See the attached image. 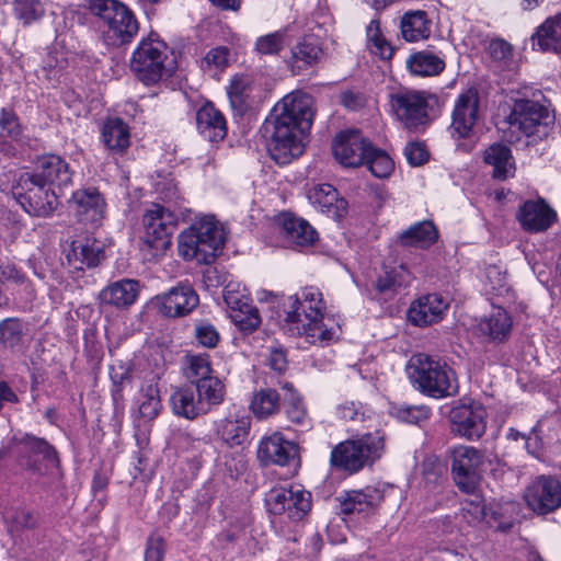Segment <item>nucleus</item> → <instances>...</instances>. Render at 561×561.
<instances>
[{"label": "nucleus", "mask_w": 561, "mask_h": 561, "mask_svg": "<svg viewBox=\"0 0 561 561\" xmlns=\"http://www.w3.org/2000/svg\"><path fill=\"white\" fill-rule=\"evenodd\" d=\"M15 12L25 24L39 19L44 12L38 0H15Z\"/></svg>", "instance_id": "nucleus-59"}, {"label": "nucleus", "mask_w": 561, "mask_h": 561, "mask_svg": "<svg viewBox=\"0 0 561 561\" xmlns=\"http://www.w3.org/2000/svg\"><path fill=\"white\" fill-rule=\"evenodd\" d=\"M449 456L456 485L467 494L474 493L481 479V467L484 463L483 454L476 447L457 445L449 450Z\"/></svg>", "instance_id": "nucleus-12"}, {"label": "nucleus", "mask_w": 561, "mask_h": 561, "mask_svg": "<svg viewBox=\"0 0 561 561\" xmlns=\"http://www.w3.org/2000/svg\"><path fill=\"white\" fill-rule=\"evenodd\" d=\"M0 278L5 282L23 284L25 282V274L15 265L8 263L0 266Z\"/></svg>", "instance_id": "nucleus-64"}, {"label": "nucleus", "mask_w": 561, "mask_h": 561, "mask_svg": "<svg viewBox=\"0 0 561 561\" xmlns=\"http://www.w3.org/2000/svg\"><path fill=\"white\" fill-rule=\"evenodd\" d=\"M483 161L493 168L492 178L505 181L514 176L515 162L511 149L503 144H493L484 151Z\"/></svg>", "instance_id": "nucleus-31"}, {"label": "nucleus", "mask_w": 561, "mask_h": 561, "mask_svg": "<svg viewBox=\"0 0 561 561\" xmlns=\"http://www.w3.org/2000/svg\"><path fill=\"white\" fill-rule=\"evenodd\" d=\"M64 255L68 266L77 271L95 267L103 259L101 245L95 240L82 239L67 242Z\"/></svg>", "instance_id": "nucleus-24"}, {"label": "nucleus", "mask_w": 561, "mask_h": 561, "mask_svg": "<svg viewBox=\"0 0 561 561\" xmlns=\"http://www.w3.org/2000/svg\"><path fill=\"white\" fill-rule=\"evenodd\" d=\"M479 117V93L468 89L460 93L451 113V136L458 139L469 138Z\"/></svg>", "instance_id": "nucleus-15"}, {"label": "nucleus", "mask_w": 561, "mask_h": 561, "mask_svg": "<svg viewBox=\"0 0 561 561\" xmlns=\"http://www.w3.org/2000/svg\"><path fill=\"white\" fill-rule=\"evenodd\" d=\"M370 142L358 130L340 133L332 141V152L335 160L344 167L363 165Z\"/></svg>", "instance_id": "nucleus-17"}, {"label": "nucleus", "mask_w": 561, "mask_h": 561, "mask_svg": "<svg viewBox=\"0 0 561 561\" xmlns=\"http://www.w3.org/2000/svg\"><path fill=\"white\" fill-rule=\"evenodd\" d=\"M288 43V28H282L257 37L254 44V50L260 55H276Z\"/></svg>", "instance_id": "nucleus-43"}, {"label": "nucleus", "mask_w": 561, "mask_h": 561, "mask_svg": "<svg viewBox=\"0 0 561 561\" xmlns=\"http://www.w3.org/2000/svg\"><path fill=\"white\" fill-rule=\"evenodd\" d=\"M1 135L11 138L15 142L23 140V127L12 108L2 107L0 111Z\"/></svg>", "instance_id": "nucleus-52"}, {"label": "nucleus", "mask_w": 561, "mask_h": 561, "mask_svg": "<svg viewBox=\"0 0 561 561\" xmlns=\"http://www.w3.org/2000/svg\"><path fill=\"white\" fill-rule=\"evenodd\" d=\"M404 245L427 247L437 239V231L431 221H421L408 228L400 236Z\"/></svg>", "instance_id": "nucleus-40"}, {"label": "nucleus", "mask_w": 561, "mask_h": 561, "mask_svg": "<svg viewBox=\"0 0 561 561\" xmlns=\"http://www.w3.org/2000/svg\"><path fill=\"white\" fill-rule=\"evenodd\" d=\"M512 327L513 321L508 312L496 307L478 321L477 331L489 342L501 343L508 339Z\"/></svg>", "instance_id": "nucleus-27"}, {"label": "nucleus", "mask_w": 561, "mask_h": 561, "mask_svg": "<svg viewBox=\"0 0 561 561\" xmlns=\"http://www.w3.org/2000/svg\"><path fill=\"white\" fill-rule=\"evenodd\" d=\"M285 308V322L295 325L307 342L324 345L336 337L339 328L332 320L324 319L325 302L317 287L306 286L288 297Z\"/></svg>", "instance_id": "nucleus-3"}, {"label": "nucleus", "mask_w": 561, "mask_h": 561, "mask_svg": "<svg viewBox=\"0 0 561 561\" xmlns=\"http://www.w3.org/2000/svg\"><path fill=\"white\" fill-rule=\"evenodd\" d=\"M140 290L141 285L138 280L124 278L104 287L99 294V299L102 305L124 309L137 301Z\"/></svg>", "instance_id": "nucleus-26"}, {"label": "nucleus", "mask_w": 561, "mask_h": 561, "mask_svg": "<svg viewBox=\"0 0 561 561\" xmlns=\"http://www.w3.org/2000/svg\"><path fill=\"white\" fill-rule=\"evenodd\" d=\"M257 455L262 460L279 466L297 465L298 446L285 439L280 432H274L260 440Z\"/></svg>", "instance_id": "nucleus-22"}, {"label": "nucleus", "mask_w": 561, "mask_h": 561, "mask_svg": "<svg viewBox=\"0 0 561 561\" xmlns=\"http://www.w3.org/2000/svg\"><path fill=\"white\" fill-rule=\"evenodd\" d=\"M168 47L154 33L142 38L130 58V69L146 85H151L172 72Z\"/></svg>", "instance_id": "nucleus-8"}, {"label": "nucleus", "mask_w": 561, "mask_h": 561, "mask_svg": "<svg viewBox=\"0 0 561 561\" xmlns=\"http://www.w3.org/2000/svg\"><path fill=\"white\" fill-rule=\"evenodd\" d=\"M194 388L205 413H208L214 407L221 404L225 400V386L215 376L197 381L194 383Z\"/></svg>", "instance_id": "nucleus-35"}, {"label": "nucleus", "mask_w": 561, "mask_h": 561, "mask_svg": "<svg viewBox=\"0 0 561 561\" xmlns=\"http://www.w3.org/2000/svg\"><path fill=\"white\" fill-rule=\"evenodd\" d=\"M520 226L528 232H540L557 220V213H518Z\"/></svg>", "instance_id": "nucleus-48"}, {"label": "nucleus", "mask_w": 561, "mask_h": 561, "mask_svg": "<svg viewBox=\"0 0 561 561\" xmlns=\"http://www.w3.org/2000/svg\"><path fill=\"white\" fill-rule=\"evenodd\" d=\"M3 518L10 534L19 533L22 529L33 528L36 525V517L32 512L24 508H8Z\"/></svg>", "instance_id": "nucleus-46"}, {"label": "nucleus", "mask_w": 561, "mask_h": 561, "mask_svg": "<svg viewBox=\"0 0 561 561\" xmlns=\"http://www.w3.org/2000/svg\"><path fill=\"white\" fill-rule=\"evenodd\" d=\"M231 321L243 332L254 331L261 323V318L257 309L252 302L229 313Z\"/></svg>", "instance_id": "nucleus-45"}, {"label": "nucleus", "mask_w": 561, "mask_h": 561, "mask_svg": "<svg viewBox=\"0 0 561 561\" xmlns=\"http://www.w3.org/2000/svg\"><path fill=\"white\" fill-rule=\"evenodd\" d=\"M524 499L537 514H548L561 506V482L552 477H538L525 491Z\"/></svg>", "instance_id": "nucleus-14"}, {"label": "nucleus", "mask_w": 561, "mask_h": 561, "mask_svg": "<svg viewBox=\"0 0 561 561\" xmlns=\"http://www.w3.org/2000/svg\"><path fill=\"white\" fill-rule=\"evenodd\" d=\"M103 141L112 150L123 151L129 146V130L119 118L108 119L102 129Z\"/></svg>", "instance_id": "nucleus-39"}, {"label": "nucleus", "mask_w": 561, "mask_h": 561, "mask_svg": "<svg viewBox=\"0 0 561 561\" xmlns=\"http://www.w3.org/2000/svg\"><path fill=\"white\" fill-rule=\"evenodd\" d=\"M336 414L340 419L346 421H364L366 410L359 402L346 401L336 407Z\"/></svg>", "instance_id": "nucleus-61"}, {"label": "nucleus", "mask_w": 561, "mask_h": 561, "mask_svg": "<svg viewBox=\"0 0 561 561\" xmlns=\"http://www.w3.org/2000/svg\"><path fill=\"white\" fill-rule=\"evenodd\" d=\"M224 300L229 313L252 302L249 290L239 280H229L224 288Z\"/></svg>", "instance_id": "nucleus-49"}, {"label": "nucleus", "mask_w": 561, "mask_h": 561, "mask_svg": "<svg viewBox=\"0 0 561 561\" xmlns=\"http://www.w3.org/2000/svg\"><path fill=\"white\" fill-rule=\"evenodd\" d=\"M367 47L369 51L381 59H390L394 53L392 45L383 36L380 22L373 19L366 27Z\"/></svg>", "instance_id": "nucleus-42"}, {"label": "nucleus", "mask_w": 561, "mask_h": 561, "mask_svg": "<svg viewBox=\"0 0 561 561\" xmlns=\"http://www.w3.org/2000/svg\"><path fill=\"white\" fill-rule=\"evenodd\" d=\"M279 234L296 247H310L318 239L316 229L302 217L295 213H278L274 217Z\"/></svg>", "instance_id": "nucleus-21"}, {"label": "nucleus", "mask_w": 561, "mask_h": 561, "mask_svg": "<svg viewBox=\"0 0 561 561\" xmlns=\"http://www.w3.org/2000/svg\"><path fill=\"white\" fill-rule=\"evenodd\" d=\"M24 336V325L16 318H8L0 322V343L5 347L18 346Z\"/></svg>", "instance_id": "nucleus-51"}, {"label": "nucleus", "mask_w": 561, "mask_h": 561, "mask_svg": "<svg viewBox=\"0 0 561 561\" xmlns=\"http://www.w3.org/2000/svg\"><path fill=\"white\" fill-rule=\"evenodd\" d=\"M451 431L467 439H477L486 428V412L480 404L460 405L450 413Z\"/></svg>", "instance_id": "nucleus-19"}, {"label": "nucleus", "mask_w": 561, "mask_h": 561, "mask_svg": "<svg viewBox=\"0 0 561 561\" xmlns=\"http://www.w3.org/2000/svg\"><path fill=\"white\" fill-rule=\"evenodd\" d=\"M142 226L140 252L144 260L153 261L170 248L176 217L174 213H145Z\"/></svg>", "instance_id": "nucleus-10"}, {"label": "nucleus", "mask_w": 561, "mask_h": 561, "mask_svg": "<svg viewBox=\"0 0 561 561\" xmlns=\"http://www.w3.org/2000/svg\"><path fill=\"white\" fill-rule=\"evenodd\" d=\"M409 369L412 385L428 397L442 399L458 392L457 375L445 362L416 354L411 358Z\"/></svg>", "instance_id": "nucleus-5"}, {"label": "nucleus", "mask_w": 561, "mask_h": 561, "mask_svg": "<svg viewBox=\"0 0 561 561\" xmlns=\"http://www.w3.org/2000/svg\"><path fill=\"white\" fill-rule=\"evenodd\" d=\"M71 204L83 210H101L106 206L104 197L95 187L76 191L72 195Z\"/></svg>", "instance_id": "nucleus-47"}, {"label": "nucleus", "mask_w": 561, "mask_h": 561, "mask_svg": "<svg viewBox=\"0 0 561 561\" xmlns=\"http://www.w3.org/2000/svg\"><path fill=\"white\" fill-rule=\"evenodd\" d=\"M231 107L243 114L255 107L261 101V89L250 73L234 75L227 87Z\"/></svg>", "instance_id": "nucleus-20"}, {"label": "nucleus", "mask_w": 561, "mask_h": 561, "mask_svg": "<svg viewBox=\"0 0 561 561\" xmlns=\"http://www.w3.org/2000/svg\"><path fill=\"white\" fill-rule=\"evenodd\" d=\"M489 54L494 60H506L512 56V46L504 39H493L489 44Z\"/></svg>", "instance_id": "nucleus-63"}, {"label": "nucleus", "mask_w": 561, "mask_h": 561, "mask_svg": "<svg viewBox=\"0 0 561 561\" xmlns=\"http://www.w3.org/2000/svg\"><path fill=\"white\" fill-rule=\"evenodd\" d=\"M196 125L199 134L211 142L221 141L227 135L226 118L211 103L197 111Z\"/></svg>", "instance_id": "nucleus-28"}, {"label": "nucleus", "mask_w": 561, "mask_h": 561, "mask_svg": "<svg viewBox=\"0 0 561 561\" xmlns=\"http://www.w3.org/2000/svg\"><path fill=\"white\" fill-rule=\"evenodd\" d=\"M230 62V50L228 47L218 46L211 48L202 60V68L205 70H222Z\"/></svg>", "instance_id": "nucleus-56"}, {"label": "nucleus", "mask_w": 561, "mask_h": 561, "mask_svg": "<svg viewBox=\"0 0 561 561\" xmlns=\"http://www.w3.org/2000/svg\"><path fill=\"white\" fill-rule=\"evenodd\" d=\"M194 336L198 345L207 348L216 347L220 340L217 329L205 321L196 324Z\"/></svg>", "instance_id": "nucleus-58"}, {"label": "nucleus", "mask_w": 561, "mask_h": 561, "mask_svg": "<svg viewBox=\"0 0 561 561\" xmlns=\"http://www.w3.org/2000/svg\"><path fill=\"white\" fill-rule=\"evenodd\" d=\"M448 307V300L442 295H423L411 302L407 318L415 327H427L442 321Z\"/></svg>", "instance_id": "nucleus-18"}, {"label": "nucleus", "mask_w": 561, "mask_h": 561, "mask_svg": "<svg viewBox=\"0 0 561 561\" xmlns=\"http://www.w3.org/2000/svg\"><path fill=\"white\" fill-rule=\"evenodd\" d=\"M403 153L407 161L412 167H420L426 163L430 159V153L424 142L410 141L404 147Z\"/></svg>", "instance_id": "nucleus-60"}, {"label": "nucleus", "mask_w": 561, "mask_h": 561, "mask_svg": "<svg viewBox=\"0 0 561 561\" xmlns=\"http://www.w3.org/2000/svg\"><path fill=\"white\" fill-rule=\"evenodd\" d=\"M68 163L58 156L39 157L33 173L21 174L12 194L24 210H55L58 207L57 194L53 186H64L71 182Z\"/></svg>", "instance_id": "nucleus-2"}, {"label": "nucleus", "mask_w": 561, "mask_h": 561, "mask_svg": "<svg viewBox=\"0 0 561 561\" xmlns=\"http://www.w3.org/2000/svg\"><path fill=\"white\" fill-rule=\"evenodd\" d=\"M510 131L526 137L542 138L554 123V115L543 104L533 100H517L507 117Z\"/></svg>", "instance_id": "nucleus-9"}, {"label": "nucleus", "mask_w": 561, "mask_h": 561, "mask_svg": "<svg viewBox=\"0 0 561 561\" xmlns=\"http://www.w3.org/2000/svg\"><path fill=\"white\" fill-rule=\"evenodd\" d=\"M21 444L25 450H28L34 455L41 456L43 459H46L48 461H56L55 449L44 439L26 435Z\"/></svg>", "instance_id": "nucleus-57"}, {"label": "nucleus", "mask_w": 561, "mask_h": 561, "mask_svg": "<svg viewBox=\"0 0 561 561\" xmlns=\"http://www.w3.org/2000/svg\"><path fill=\"white\" fill-rule=\"evenodd\" d=\"M307 198L314 208L346 210L348 204L331 184H318L307 192Z\"/></svg>", "instance_id": "nucleus-34"}, {"label": "nucleus", "mask_w": 561, "mask_h": 561, "mask_svg": "<svg viewBox=\"0 0 561 561\" xmlns=\"http://www.w3.org/2000/svg\"><path fill=\"white\" fill-rule=\"evenodd\" d=\"M322 49L312 37H304L290 49L288 66L295 75L313 67L321 58Z\"/></svg>", "instance_id": "nucleus-29"}, {"label": "nucleus", "mask_w": 561, "mask_h": 561, "mask_svg": "<svg viewBox=\"0 0 561 561\" xmlns=\"http://www.w3.org/2000/svg\"><path fill=\"white\" fill-rule=\"evenodd\" d=\"M136 407L138 415L146 421H151L158 416L162 405L156 385L148 383L140 388L136 399Z\"/></svg>", "instance_id": "nucleus-38"}, {"label": "nucleus", "mask_w": 561, "mask_h": 561, "mask_svg": "<svg viewBox=\"0 0 561 561\" xmlns=\"http://www.w3.org/2000/svg\"><path fill=\"white\" fill-rule=\"evenodd\" d=\"M385 451V437L379 432L364 434L337 444L331 451V465L348 473H356L373 465Z\"/></svg>", "instance_id": "nucleus-6"}, {"label": "nucleus", "mask_w": 561, "mask_h": 561, "mask_svg": "<svg viewBox=\"0 0 561 561\" xmlns=\"http://www.w3.org/2000/svg\"><path fill=\"white\" fill-rule=\"evenodd\" d=\"M473 497L466 499L461 504V515L469 525L476 526L485 516L484 501L480 495L472 493Z\"/></svg>", "instance_id": "nucleus-54"}, {"label": "nucleus", "mask_w": 561, "mask_h": 561, "mask_svg": "<svg viewBox=\"0 0 561 561\" xmlns=\"http://www.w3.org/2000/svg\"><path fill=\"white\" fill-rule=\"evenodd\" d=\"M363 165H366L370 173L378 179H387L394 170V162L390 156L370 145L365 156Z\"/></svg>", "instance_id": "nucleus-41"}, {"label": "nucleus", "mask_w": 561, "mask_h": 561, "mask_svg": "<svg viewBox=\"0 0 561 561\" xmlns=\"http://www.w3.org/2000/svg\"><path fill=\"white\" fill-rule=\"evenodd\" d=\"M285 412L288 421L301 431H309L312 427V421L299 397H293Z\"/></svg>", "instance_id": "nucleus-53"}, {"label": "nucleus", "mask_w": 561, "mask_h": 561, "mask_svg": "<svg viewBox=\"0 0 561 561\" xmlns=\"http://www.w3.org/2000/svg\"><path fill=\"white\" fill-rule=\"evenodd\" d=\"M313 117V99L300 91L285 95L274 106L265 133L267 150L276 163L288 164L302 154Z\"/></svg>", "instance_id": "nucleus-1"}, {"label": "nucleus", "mask_w": 561, "mask_h": 561, "mask_svg": "<svg viewBox=\"0 0 561 561\" xmlns=\"http://www.w3.org/2000/svg\"><path fill=\"white\" fill-rule=\"evenodd\" d=\"M88 8L106 24L103 37L107 45L118 47L129 44L137 35L138 22L124 3L117 0H90Z\"/></svg>", "instance_id": "nucleus-7"}, {"label": "nucleus", "mask_w": 561, "mask_h": 561, "mask_svg": "<svg viewBox=\"0 0 561 561\" xmlns=\"http://www.w3.org/2000/svg\"><path fill=\"white\" fill-rule=\"evenodd\" d=\"M265 504L274 515L287 514L293 520H300L311 508V494L299 484L277 486L270 490Z\"/></svg>", "instance_id": "nucleus-13"}, {"label": "nucleus", "mask_w": 561, "mask_h": 561, "mask_svg": "<svg viewBox=\"0 0 561 561\" xmlns=\"http://www.w3.org/2000/svg\"><path fill=\"white\" fill-rule=\"evenodd\" d=\"M533 44L541 50L561 53V13L547 19L537 28Z\"/></svg>", "instance_id": "nucleus-33"}, {"label": "nucleus", "mask_w": 561, "mask_h": 561, "mask_svg": "<svg viewBox=\"0 0 561 561\" xmlns=\"http://www.w3.org/2000/svg\"><path fill=\"white\" fill-rule=\"evenodd\" d=\"M165 552L164 540L159 536H151L147 541L145 561H162Z\"/></svg>", "instance_id": "nucleus-62"}, {"label": "nucleus", "mask_w": 561, "mask_h": 561, "mask_svg": "<svg viewBox=\"0 0 561 561\" xmlns=\"http://www.w3.org/2000/svg\"><path fill=\"white\" fill-rule=\"evenodd\" d=\"M383 500L381 490L366 486L360 490H351L340 496V507L344 515H368L377 510Z\"/></svg>", "instance_id": "nucleus-25"}, {"label": "nucleus", "mask_w": 561, "mask_h": 561, "mask_svg": "<svg viewBox=\"0 0 561 561\" xmlns=\"http://www.w3.org/2000/svg\"><path fill=\"white\" fill-rule=\"evenodd\" d=\"M431 96L422 91L402 89L389 95L391 113L410 130H415L428 122Z\"/></svg>", "instance_id": "nucleus-11"}, {"label": "nucleus", "mask_w": 561, "mask_h": 561, "mask_svg": "<svg viewBox=\"0 0 561 561\" xmlns=\"http://www.w3.org/2000/svg\"><path fill=\"white\" fill-rule=\"evenodd\" d=\"M280 408L279 394L274 389H261L253 393L250 410L259 420H265L278 413Z\"/></svg>", "instance_id": "nucleus-37"}, {"label": "nucleus", "mask_w": 561, "mask_h": 561, "mask_svg": "<svg viewBox=\"0 0 561 561\" xmlns=\"http://www.w3.org/2000/svg\"><path fill=\"white\" fill-rule=\"evenodd\" d=\"M411 73L421 77L436 76L445 68L444 60L437 55L422 50L411 55L407 60Z\"/></svg>", "instance_id": "nucleus-36"}, {"label": "nucleus", "mask_w": 561, "mask_h": 561, "mask_svg": "<svg viewBox=\"0 0 561 561\" xmlns=\"http://www.w3.org/2000/svg\"><path fill=\"white\" fill-rule=\"evenodd\" d=\"M483 284L486 291L497 296L508 291L506 272L499 265H490L485 268Z\"/></svg>", "instance_id": "nucleus-50"}, {"label": "nucleus", "mask_w": 561, "mask_h": 561, "mask_svg": "<svg viewBox=\"0 0 561 561\" xmlns=\"http://www.w3.org/2000/svg\"><path fill=\"white\" fill-rule=\"evenodd\" d=\"M400 32L403 39L409 43L425 41L432 32V20L426 11H407L401 16Z\"/></svg>", "instance_id": "nucleus-30"}, {"label": "nucleus", "mask_w": 561, "mask_h": 561, "mask_svg": "<svg viewBox=\"0 0 561 561\" xmlns=\"http://www.w3.org/2000/svg\"><path fill=\"white\" fill-rule=\"evenodd\" d=\"M199 302L198 295L188 284H179L153 298V305L165 317L178 318L191 313Z\"/></svg>", "instance_id": "nucleus-16"}, {"label": "nucleus", "mask_w": 561, "mask_h": 561, "mask_svg": "<svg viewBox=\"0 0 561 561\" xmlns=\"http://www.w3.org/2000/svg\"><path fill=\"white\" fill-rule=\"evenodd\" d=\"M250 427V417L241 411L230 412L214 422L215 435L229 447L242 445L249 436Z\"/></svg>", "instance_id": "nucleus-23"}, {"label": "nucleus", "mask_w": 561, "mask_h": 561, "mask_svg": "<svg viewBox=\"0 0 561 561\" xmlns=\"http://www.w3.org/2000/svg\"><path fill=\"white\" fill-rule=\"evenodd\" d=\"M228 236L224 222L213 214H205L179 234V255L186 261L211 264L221 254Z\"/></svg>", "instance_id": "nucleus-4"}, {"label": "nucleus", "mask_w": 561, "mask_h": 561, "mask_svg": "<svg viewBox=\"0 0 561 561\" xmlns=\"http://www.w3.org/2000/svg\"><path fill=\"white\" fill-rule=\"evenodd\" d=\"M170 403L174 414L187 420L206 414L194 385L176 389L170 397Z\"/></svg>", "instance_id": "nucleus-32"}, {"label": "nucleus", "mask_w": 561, "mask_h": 561, "mask_svg": "<svg viewBox=\"0 0 561 561\" xmlns=\"http://www.w3.org/2000/svg\"><path fill=\"white\" fill-rule=\"evenodd\" d=\"M404 268L400 266L398 270L385 271L377 282L376 288L380 294L390 295L396 291L398 287H401L404 283L403 274Z\"/></svg>", "instance_id": "nucleus-55"}, {"label": "nucleus", "mask_w": 561, "mask_h": 561, "mask_svg": "<svg viewBox=\"0 0 561 561\" xmlns=\"http://www.w3.org/2000/svg\"><path fill=\"white\" fill-rule=\"evenodd\" d=\"M186 376L192 383L211 377L213 368L208 354H187L185 356Z\"/></svg>", "instance_id": "nucleus-44"}]
</instances>
